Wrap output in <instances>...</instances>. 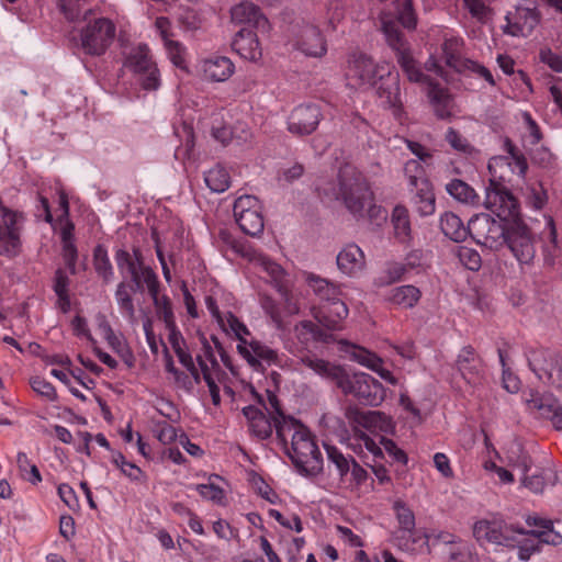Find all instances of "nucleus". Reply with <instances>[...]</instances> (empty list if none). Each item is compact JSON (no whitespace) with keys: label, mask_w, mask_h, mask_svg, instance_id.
<instances>
[{"label":"nucleus","mask_w":562,"mask_h":562,"mask_svg":"<svg viewBox=\"0 0 562 562\" xmlns=\"http://www.w3.org/2000/svg\"><path fill=\"white\" fill-rule=\"evenodd\" d=\"M115 261L123 277H125V273L130 274L133 283L131 289L133 291L142 292L143 283L140 281V276L143 274V268H147L148 266L144 265L140 250L134 249L133 255H131L125 249H117L115 252Z\"/></svg>","instance_id":"a211bd4d"},{"label":"nucleus","mask_w":562,"mask_h":562,"mask_svg":"<svg viewBox=\"0 0 562 562\" xmlns=\"http://www.w3.org/2000/svg\"><path fill=\"white\" fill-rule=\"evenodd\" d=\"M484 205L497 217L510 221L505 246L520 265H531L536 257V238L520 217L517 199L505 186L491 180Z\"/></svg>","instance_id":"f257e3e1"},{"label":"nucleus","mask_w":562,"mask_h":562,"mask_svg":"<svg viewBox=\"0 0 562 562\" xmlns=\"http://www.w3.org/2000/svg\"><path fill=\"white\" fill-rule=\"evenodd\" d=\"M393 507L402 531L412 533L415 529V515L413 510L401 501H396Z\"/></svg>","instance_id":"a18cd8bd"},{"label":"nucleus","mask_w":562,"mask_h":562,"mask_svg":"<svg viewBox=\"0 0 562 562\" xmlns=\"http://www.w3.org/2000/svg\"><path fill=\"white\" fill-rule=\"evenodd\" d=\"M234 217L239 228L249 236H258L263 232L265 222L261 209L246 213H236Z\"/></svg>","instance_id":"7c9ffc66"},{"label":"nucleus","mask_w":562,"mask_h":562,"mask_svg":"<svg viewBox=\"0 0 562 562\" xmlns=\"http://www.w3.org/2000/svg\"><path fill=\"white\" fill-rule=\"evenodd\" d=\"M179 23L186 31H195L200 27V19L198 13L192 9H182L178 16Z\"/></svg>","instance_id":"e2e57ef3"},{"label":"nucleus","mask_w":562,"mask_h":562,"mask_svg":"<svg viewBox=\"0 0 562 562\" xmlns=\"http://www.w3.org/2000/svg\"><path fill=\"white\" fill-rule=\"evenodd\" d=\"M506 29L509 35H526L531 33L539 23V12L532 0H522L515 7L514 11L506 14Z\"/></svg>","instance_id":"dca6fc26"},{"label":"nucleus","mask_w":562,"mask_h":562,"mask_svg":"<svg viewBox=\"0 0 562 562\" xmlns=\"http://www.w3.org/2000/svg\"><path fill=\"white\" fill-rule=\"evenodd\" d=\"M362 425L369 429H376L385 434L394 430V423L390 416L380 411H370L361 416Z\"/></svg>","instance_id":"e433bc0d"},{"label":"nucleus","mask_w":562,"mask_h":562,"mask_svg":"<svg viewBox=\"0 0 562 562\" xmlns=\"http://www.w3.org/2000/svg\"><path fill=\"white\" fill-rule=\"evenodd\" d=\"M449 562H474V555L469 546L461 544L450 551Z\"/></svg>","instance_id":"774afa93"},{"label":"nucleus","mask_w":562,"mask_h":562,"mask_svg":"<svg viewBox=\"0 0 562 562\" xmlns=\"http://www.w3.org/2000/svg\"><path fill=\"white\" fill-rule=\"evenodd\" d=\"M202 69L206 79L222 82L234 74L235 66L227 57L213 56L203 61Z\"/></svg>","instance_id":"393cba45"},{"label":"nucleus","mask_w":562,"mask_h":562,"mask_svg":"<svg viewBox=\"0 0 562 562\" xmlns=\"http://www.w3.org/2000/svg\"><path fill=\"white\" fill-rule=\"evenodd\" d=\"M157 315L165 325L176 323L173 311L171 307V302L168 296L162 295L161 299L158 300V305H155Z\"/></svg>","instance_id":"0e129e2a"},{"label":"nucleus","mask_w":562,"mask_h":562,"mask_svg":"<svg viewBox=\"0 0 562 562\" xmlns=\"http://www.w3.org/2000/svg\"><path fill=\"white\" fill-rule=\"evenodd\" d=\"M528 535L537 538L540 544L559 546L562 543V535L555 531L553 527L544 530H529Z\"/></svg>","instance_id":"5fc2aeb1"},{"label":"nucleus","mask_w":562,"mask_h":562,"mask_svg":"<svg viewBox=\"0 0 562 562\" xmlns=\"http://www.w3.org/2000/svg\"><path fill=\"white\" fill-rule=\"evenodd\" d=\"M250 432L260 440L271 437L273 431L272 416L269 418L265 414L249 425Z\"/></svg>","instance_id":"de8ad7c7"},{"label":"nucleus","mask_w":562,"mask_h":562,"mask_svg":"<svg viewBox=\"0 0 562 562\" xmlns=\"http://www.w3.org/2000/svg\"><path fill=\"white\" fill-rule=\"evenodd\" d=\"M328 462L334 464L340 479L344 480L350 471V462H353L352 456H345L337 447L324 443Z\"/></svg>","instance_id":"58836bf2"},{"label":"nucleus","mask_w":562,"mask_h":562,"mask_svg":"<svg viewBox=\"0 0 562 562\" xmlns=\"http://www.w3.org/2000/svg\"><path fill=\"white\" fill-rule=\"evenodd\" d=\"M162 38L170 61L177 68L188 71V52L184 45L179 41L171 40L170 37Z\"/></svg>","instance_id":"79ce46f5"},{"label":"nucleus","mask_w":562,"mask_h":562,"mask_svg":"<svg viewBox=\"0 0 562 562\" xmlns=\"http://www.w3.org/2000/svg\"><path fill=\"white\" fill-rule=\"evenodd\" d=\"M411 167H414L416 170H418V173L411 175L408 177V184L412 188V191H414L413 203L416 207V211L422 216L431 215L436 209V199L432 191V184L424 176V170L417 161H409L406 165L405 170L408 171Z\"/></svg>","instance_id":"9b49d317"},{"label":"nucleus","mask_w":562,"mask_h":562,"mask_svg":"<svg viewBox=\"0 0 562 562\" xmlns=\"http://www.w3.org/2000/svg\"><path fill=\"white\" fill-rule=\"evenodd\" d=\"M540 60L548 65L553 71L562 72V56L553 53L550 48H543L539 54Z\"/></svg>","instance_id":"338daca9"},{"label":"nucleus","mask_w":562,"mask_h":562,"mask_svg":"<svg viewBox=\"0 0 562 562\" xmlns=\"http://www.w3.org/2000/svg\"><path fill=\"white\" fill-rule=\"evenodd\" d=\"M515 548L518 549V559L528 561L530 557L539 552L541 549L540 542L531 539L517 540Z\"/></svg>","instance_id":"4d7b16f0"},{"label":"nucleus","mask_w":562,"mask_h":562,"mask_svg":"<svg viewBox=\"0 0 562 562\" xmlns=\"http://www.w3.org/2000/svg\"><path fill=\"white\" fill-rule=\"evenodd\" d=\"M204 181L211 191L222 193L228 189L231 177L222 166H215L204 175Z\"/></svg>","instance_id":"ea45409f"},{"label":"nucleus","mask_w":562,"mask_h":562,"mask_svg":"<svg viewBox=\"0 0 562 562\" xmlns=\"http://www.w3.org/2000/svg\"><path fill=\"white\" fill-rule=\"evenodd\" d=\"M124 66L133 72L144 90L151 91L159 88L160 71L146 44L133 47L125 57Z\"/></svg>","instance_id":"1a4fd4ad"},{"label":"nucleus","mask_w":562,"mask_h":562,"mask_svg":"<svg viewBox=\"0 0 562 562\" xmlns=\"http://www.w3.org/2000/svg\"><path fill=\"white\" fill-rule=\"evenodd\" d=\"M258 209H261L259 200L255 195L245 194L236 199L233 212L234 214L246 213Z\"/></svg>","instance_id":"bf43d9fd"},{"label":"nucleus","mask_w":562,"mask_h":562,"mask_svg":"<svg viewBox=\"0 0 562 562\" xmlns=\"http://www.w3.org/2000/svg\"><path fill=\"white\" fill-rule=\"evenodd\" d=\"M504 148L506 153L510 156L515 166L518 168L519 176L525 177L528 169V164L524 154L519 149H517V147L513 144V142L509 138H505Z\"/></svg>","instance_id":"8fccbe9b"},{"label":"nucleus","mask_w":562,"mask_h":562,"mask_svg":"<svg viewBox=\"0 0 562 562\" xmlns=\"http://www.w3.org/2000/svg\"><path fill=\"white\" fill-rule=\"evenodd\" d=\"M531 160L539 167L549 169L554 166L555 157L548 148L540 147L533 151Z\"/></svg>","instance_id":"69168bd1"},{"label":"nucleus","mask_w":562,"mask_h":562,"mask_svg":"<svg viewBox=\"0 0 562 562\" xmlns=\"http://www.w3.org/2000/svg\"><path fill=\"white\" fill-rule=\"evenodd\" d=\"M93 267L103 282L109 283L113 280L114 271L108 251L102 245H98L93 250Z\"/></svg>","instance_id":"4c0bfd02"},{"label":"nucleus","mask_w":562,"mask_h":562,"mask_svg":"<svg viewBox=\"0 0 562 562\" xmlns=\"http://www.w3.org/2000/svg\"><path fill=\"white\" fill-rule=\"evenodd\" d=\"M142 283L147 285L148 292L153 299L154 305H158L159 281L155 271L150 268H143V274L140 276Z\"/></svg>","instance_id":"603ef678"},{"label":"nucleus","mask_w":562,"mask_h":562,"mask_svg":"<svg viewBox=\"0 0 562 562\" xmlns=\"http://www.w3.org/2000/svg\"><path fill=\"white\" fill-rule=\"evenodd\" d=\"M90 2L92 0H58V8L69 22L87 21L92 13V9L87 8Z\"/></svg>","instance_id":"c756f323"},{"label":"nucleus","mask_w":562,"mask_h":562,"mask_svg":"<svg viewBox=\"0 0 562 562\" xmlns=\"http://www.w3.org/2000/svg\"><path fill=\"white\" fill-rule=\"evenodd\" d=\"M273 429L276 430L277 438L283 448L288 446V436L304 426L300 420L290 415L272 416Z\"/></svg>","instance_id":"c9c22d12"},{"label":"nucleus","mask_w":562,"mask_h":562,"mask_svg":"<svg viewBox=\"0 0 562 562\" xmlns=\"http://www.w3.org/2000/svg\"><path fill=\"white\" fill-rule=\"evenodd\" d=\"M462 48L463 41L461 37H447L441 45L440 56L430 55L425 63L426 70L434 71L446 81H449L448 74L441 66V63H445L447 67L458 74L472 71L484 78L491 86H495V80L491 71L486 67L465 58Z\"/></svg>","instance_id":"39448f33"},{"label":"nucleus","mask_w":562,"mask_h":562,"mask_svg":"<svg viewBox=\"0 0 562 562\" xmlns=\"http://www.w3.org/2000/svg\"><path fill=\"white\" fill-rule=\"evenodd\" d=\"M447 193L457 202L465 205H477L480 196L465 181L452 179L446 184Z\"/></svg>","instance_id":"bb28decb"},{"label":"nucleus","mask_w":562,"mask_h":562,"mask_svg":"<svg viewBox=\"0 0 562 562\" xmlns=\"http://www.w3.org/2000/svg\"><path fill=\"white\" fill-rule=\"evenodd\" d=\"M337 267L346 276L355 277L366 266L364 254L356 244L346 245L337 255Z\"/></svg>","instance_id":"4be33fe9"},{"label":"nucleus","mask_w":562,"mask_h":562,"mask_svg":"<svg viewBox=\"0 0 562 562\" xmlns=\"http://www.w3.org/2000/svg\"><path fill=\"white\" fill-rule=\"evenodd\" d=\"M379 81L381 82L376 88L379 99H381L384 106L393 110L395 116H398L402 113L398 74L390 70L384 79H380Z\"/></svg>","instance_id":"aec40b11"},{"label":"nucleus","mask_w":562,"mask_h":562,"mask_svg":"<svg viewBox=\"0 0 562 562\" xmlns=\"http://www.w3.org/2000/svg\"><path fill=\"white\" fill-rule=\"evenodd\" d=\"M465 8L479 21H486L491 14L488 5L483 0H463Z\"/></svg>","instance_id":"13d9d810"},{"label":"nucleus","mask_w":562,"mask_h":562,"mask_svg":"<svg viewBox=\"0 0 562 562\" xmlns=\"http://www.w3.org/2000/svg\"><path fill=\"white\" fill-rule=\"evenodd\" d=\"M527 403L530 409L537 411L541 417L550 419L557 429H562V404L553 395H536Z\"/></svg>","instance_id":"412c9836"},{"label":"nucleus","mask_w":562,"mask_h":562,"mask_svg":"<svg viewBox=\"0 0 562 562\" xmlns=\"http://www.w3.org/2000/svg\"><path fill=\"white\" fill-rule=\"evenodd\" d=\"M391 222L394 228L395 237L401 243H407L411 239V221L408 210L404 205H396L391 215Z\"/></svg>","instance_id":"f704fd0d"},{"label":"nucleus","mask_w":562,"mask_h":562,"mask_svg":"<svg viewBox=\"0 0 562 562\" xmlns=\"http://www.w3.org/2000/svg\"><path fill=\"white\" fill-rule=\"evenodd\" d=\"M345 395L353 396L361 405L376 407L385 400L382 383L364 372L348 373L344 370L337 385Z\"/></svg>","instance_id":"0eeeda50"},{"label":"nucleus","mask_w":562,"mask_h":562,"mask_svg":"<svg viewBox=\"0 0 562 562\" xmlns=\"http://www.w3.org/2000/svg\"><path fill=\"white\" fill-rule=\"evenodd\" d=\"M440 229L445 236L456 243H460L465 240L467 236L470 235V222L468 226H464L457 214L446 212L440 216Z\"/></svg>","instance_id":"a878e982"},{"label":"nucleus","mask_w":562,"mask_h":562,"mask_svg":"<svg viewBox=\"0 0 562 562\" xmlns=\"http://www.w3.org/2000/svg\"><path fill=\"white\" fill-rule=\"evenodd\" d=\"M31 386L34 392L45 397L49 402L57 400V393L53 384L41 376H34L31 379Z\"/></svg>","instance_id":"3c124183"},{"label":"nucleus","mask_w":562,"mask_h":562,"mask_svg":"<svg viewBox=\"0 0 562 562\" xmlns=\"http://www.w3.org/2000/svg\"><path fill=\"white\" fill-rule=\"evenodd\" d=\"M527 529L516 526V525H509L502 522V533L504 535V538H506L505 541H502V546L515 548L517 542L516 535H522V536H529Z\"/></svg>","instance_id":"6e6d98bb"},{"label":"nucleus","mask_w":562,"mask_h":562,"mask_svg":"<svg viewBox=\"0 0 562 562\" xmlns=\"http://www.w3.org/2000/svg\"><path fill=\"white\" fill-rule=\"evenodd\" d=\"M294 46L311 57H321L327 50L324 37H300V41Z\"/></svg>","instance_id":"c03bdc74"},{"label":"nucleus","mask_w":562,"mask_h":562,"mask_svg":"<svg viewBox=\"0 0 562 562\" xmlns=\"http://www.w3.org/2000/svg\"><path fill=\"white\" fill-rule=\"evenodd\" d=\"M457 256L460 262L471 271H477L482 266L481 256L473 248L460 246L458 247Z\"/></svg>","instance_id":"49530a36"},{"label":"nucleus","mask_w":562,"mask_h":562,"mask_svg":"<svg viewBox=\"0 0 562 562\" xmlns=\"http://www.w3.org/2000/svg\"><path fill=\"white\" fill-rule=\"evenodd\" d=\"M227 324L229 329L234 333L236 338L238 339V345H247L249 341L244 337L245 335H249V330L244 323H241L233 313H228L227 315Z\"/></svg>","instance_id":"680f3d73"},{"label":"nucleus","mask_w":562,"mask_h":562,"mask_svg":"<svg viewBox=\"0 0 562 562\" xmlns=\"http://www.w3.org/2000/svg\"><path fill=\"white\" fill-rule=\"evenodd\" d=\"M299 362L321 378L334 382L336 386L338 385L345 370L341 366L318 358L313 353H305L301 356Z\"/></svg>","instance_id":"5701e85b"},{"label":"nucleus","mask_w":562,"mask_h":562,"mask_svg":"<svg viewBox=\"0 0 562 562\" xmlns=\"http://www.w3.org/2000/svg\"><path fill=\"white\" fill-rule=\"evenodd\" d=\"M330 191L333 198L341 201L356 218L364 217L367 204L374 200L364 176L349 164L339 168L337 182L333 183Z\"/></svg>","instance_id":"20e7f679"},{"label":"nucleus","mask_w":562,"mask_h":562,"mask_svg":"<svg viewBox=\"0 0 562 562\" xmlns=\"http://www.w3.org/2000/svg\"><path fill=\"white\" fill-rule=\"evenodd\" d=\"M322 117L318 104H300L293 109L288 119V131L296 136L310 135L316 131Z\"/></svg>","instance_id":"2eb2a0df"},{"label":"nucleus","mask_w":562,"mask_h":562,"mask_svg":"<svg viewBox=\"0 0 562 562\" xmlns=\"http://www.w3.org/2000/svg\"><path fill=\"white\" fill-rule=\"evenodd\" d=\"M422 292L418 288L407 284L393 288L387 295L389 302L394 305L412 308L420 300Z\"/></svg>","instance_id":"c85d7f7f"},{"label":"nucleus","mask_w":562,"mask_h":562,"mask_svg":"<svg viewBox=\"0 0 562 562\" xmlns=\"http://www.w3.org/2000/svg\"><path fill=\"white\" fill-rule=\"evenodd\" d=\"M111 37H70V46L78 53L90 56H100L110 46Z\"/></svg>","instance_id":"cd10ccee"},{"label":"nucleus","mask_w":562,"mask_h":562,"mask_svg":"<svg viewBox=\"0 0 562 562\" xmlns=\"http://www.w3.org/2000/svg\"><path fill=\"white\" fill-rule=\"evenodd\" d=\"M307 282L321 301L319 304L311 306L312 317L327 329L342 330L349 310L340 288L316 276L308 277Z\"/></svg>","instance_id":"7ed1b4c3"},{"label":"nucleus","mask_w":562,"mask_h":562,"mask_svg":"<svg viewBox=\"0 0 562 562\" xmlns=\"http://www.w3.org/2000/svg\"><path fill=\"white\" fill-rule=\"evenodd\" d=\"M537 359H533L529 362L532 371L540 378L547 379L549 383L552 385L561 386L562 385V359H558L555 357H551L550 361L544 366L538 367L535 362Z\"/></svg>","instance_id":"2f4dec72"},{"label":"nucleus","mask_w":562,"mask_h":562,"mask_svg":"<svg viewBox=\"0 0 562 562\" xmlns=\"http://www.w3.org/2000/svg\"><path fill=\"white\" fill-rule=\"evenodd\" d=\"M0 255L14 257L21 251L24 215L5 206L0 199Z\"/></svg>","instance_id":"9d476101"},{"label":"nucleus","mask_w":562,"mask_h":562,"mask_svg":"<svg viewBox=\"0 0 562 562\" xmlns=\"http://www.w3.org/2000/svg\"><path fill=\"white\" fill-rule=\"evenodd\" d=\"M86 35H115V25L108 18H98L88 24Z\"/></svg>","instance_id":"09e8293b"},{"label":"nucleus","mask_w":562,"mask_h":562,"mask_svg":"<svg viewBox=\"0 0 562 562\" xmlns=\"http://www.w3.org/2000/svg\"><path fill=\"white\" fill-rule=\"evenodd\" d=\"M510 221L495 220L488 214H479L470 220V236L477 245L497 251L505 247Z\"/></svg>","instance_id":"6e6552de"},{"label":"nucleus","mask_w":562,"mask_h":562,"mask_svg":"<svg viewBox=\"0 0 562 562\" xmlns=\"http://www.w3.org/2000/svg\"><path fill=\"white\" fill-rule=\"evenodd\" d=\"M232 21L243 25L236 35L248 33H268L271 30L270 22L260 9L251 2H241L231 10Z\"/></svg>","instance_id":"4468645a"},{"label":"nucleus","mask_w":562,"mask_h":562,"mask_svg":"<svg viewBox=\"0 0 562 562\" xmlns=\"http://www.w3.org/2000/svg\"><path fill=\"white\" fill-rule=\"evenodd\" d=\"M348 63L349 75L357 78L360 85L375 86L391 70L389 64H375L370 56L362 52L350 54Z\"/></svg>","instance_id":"f8f14e48"},{"label":"nucleus","mask_w":562,"mask_h":562,"mask_svg":"<svg viewBox=\"0 0 562 562\" xmlns=\"http://www.w3.org/2000/svg\"><path fill=\"white\" fill-rule=\"evenodd\" d=\"M250 262L255 268L266 272L270 278V283L277 289L286 303L290 301V290L284 269L261 252H254Z\"/></svg>","instance_id":"f3484780"},{"label":"nucleus","mask_w":562,"mask_h":562,"mask_svg":"<svg viewBox=\"0 0 562 562\" xmlns=\"http://www.w3.org/2000/svg\"><path fill=\"white\" fill-rule=\"evenodd\" d=\"M284 450L299 473L316 476L323 471L322 453L306 426L292 434L291 446Z\"/></svg>","instance_id":"423d86ee"},{"label":"nucleus","mask_w":562,"mask_h":562,"mask_svg":"<svg viewBox=\"0 0 562 562\" xmlns=\"http://www.w3.org/2000/svg\"><path fill=\"white\" fill-rule=\"evenodd\" d=\"M333 329H327L325 326L312 321H301L294 326L295 337L302 344L310 341L330 344L335 341L334 335L330 333Z\"/></svg>","instance_id":"b1692460"},{"label":"nucleus","mask_w":562,"mask_h":562,"mask_svg":"<svg viewBox=\"0 0 562 562\" xmlns=\"http://www.w3.org/2000/svg\"><path fill=\"white\" fill-rule=\"evenodd\" d=\"M261 307L267 315L270 316L271 321L276 324L277 328L282 327V316L277 302L270 296L261 297Z\"/></svg>","instance_id":"052dcab7"},{"label":"nucleus","mask_w":562,"mask_h":562,"mask_svg":"<svg viewBox=\"0 0 562 562\" xmlns=\"http://www.w3.org/2000/svg\"><path fill=\"white\" fill-rule=\"evenodd\" d=\"M359 352L361 355H359V356L356 355V358L358 359V361L361 364H364L368 368L375 371L383 380H385L390 384H392V385L397 384V379L392 374V372L380 367V364H381L380 358H378L376 356H374L370 352L364 351L363 349H359Z\"/></svg>","instance_id":"37998d69"},{"label":"nucleus","mask_w":562,"mask_h":562,"mask_svg":"<svg viewBox=\"0 0 562 562\" xmlns=\"http://www.w3.org/2000/svg\"><path fill=\"white\" fill-rule=\"evenodd\" d=\"M237 350L249 367L260 373H265L270 366L282 364V357L277 350L256 339L247 345H237Z\"/></svg>","instance_id":"ddd939ff"},{"label":"nucleus","mask_w":562,"mask_h":562,"mask_svg":"<svg viewBox=\"0 0 562 562\" xmlns=\"http://www.w3.org/2000/svg\"><path fill=\"white\" fill-rule=\"evenodd\" d=\"M446 140L454 150L460 153L469 154L473 149L468 139L452 127L448 128L446 133Z\"/></svg>","instance_id":"864d4df0"},{"label":"nucleus","mask_w":562,"mask_h":562,"mask_svg":"<svg viewBox=\"0 0 562 562\" xmlns=\"http://www.w3.org/2000/svg\"><path fill=\"white\" fill-rule=\"evenodd\" d=\"M232 47L241 58L250 61H257L262 56L258 37H234Z\"/></svg>","instance_id":"72a5a7b5"},{"label":"nucleus","mask_w":562,"mask_h":562,"mask_svg":"<svg viewBox=\"0 0 562 562\" xmlns=\"http://www.w3.org/2000/svg\"><path fill=\"white\" fill-rule=\"evenodd\" d=\"M473 535L477 540H485L499 546H502V541L506 540L502 533V522L497 521L480 520L475 522Z\"/></svg>","instance_id":"473e14b6"},{"label":"nucleus","mask_w":562,"mask_h":562,"mask_svg":"<svg viewBox=\"0 0 562 562\" xmlns=\"http://www.w3.org/2000/svg\"><path fill=\"white\" fill-rule=\"evenodd\" d=\"M456 367L461 376L471 385L481 383L483 379V366L472 346L463 347L456 360Z\"/></svg>","instance_id":"6ab92c4d"},{"label":"nucleus","mask_w":562,"mask_h":562,"mask_svg":"<svg viewBox=\"0 0 562 562\" xmlns=\"http://www.w3.org/2000/svg\"><path fill=\"white\" fill-rule=\"evenodd\" d=\"M389 47L395 53L396 59L407 78L412 82L426 83L427 95L435 114L440 120H448L452 115L453 99L448 90L434 82L418 67L406 37H386Z\"/></svg>","instance_id":"f03ea898"},{"label":"nucleus","mask_w":562,"mask_h":562,"mask_svg":"<svg viewBox=\"0 0 562 562\" xmlns=\"http://www.w3.org/2000/svg\"><path fill=\"white\" fill-rule=\"evenodd\" d=\"M131 286H133V283L130 284L126 281H121L116 286L115 299L120 310L127 316L130 321H134L135 306L131 294V292L134 291L131 289Z\"/></svg>","instance_id":"a19ab883"}]
</instances>
